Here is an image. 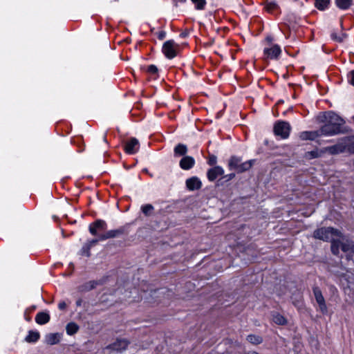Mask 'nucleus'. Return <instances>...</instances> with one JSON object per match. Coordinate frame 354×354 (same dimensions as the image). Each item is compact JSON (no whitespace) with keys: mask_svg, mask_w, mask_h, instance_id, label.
<instances>
[{"mask_svg":"<svg viewBox=\"0 0 354 354\" xmlns=\"http://www.w3.org/2000/svg\"><path fill=\"white\" fill-rule=\"evenodd\" d=\"M187 188L190 191L199 189L202 186V183L198 178L194 176L186 180Z\"/></svg>","mask_w":354,"mask_h":354,"instance_id":"obj_14","label":"nucleus"},{"mask_svg":"<svg viewBox=\"0 0 354 354\" xmlns=\"http://www.w3.org/2000/svg\"><path fill=\"white\" fill-rule=\"evenodd\" d=\"M194 158L189 156L183 157L179 162V166L183 170H189L194 166Z\"/></svg>","mask_w":354,"mask_h":354,"instance_id":"obj_13","label":"nucleus"},{"mask_svg":"<svg viewBox=\"0 0 354 354\" xmlns=\"http://www.w3.org/2000/svg\"><path fill=\"white\" fill-rule=\"evenodd\" d=\"M234 177H235V174L231 173V174H229L223 176V178H225L226 180H230L233 179Z\"/></svg>","mask_w":354,"mask_h":354,"instance_id":"obj_43","label":"nucleus"},{"mask_svg":"<svg viewBox=\"0 0 354 354\" xmlns=\"http://www.w3.org/2000/svg\"><path fill=\"white\" fill-rule=\"evenodd\" d=\"M324 153H325L324 148L321 150L315 149V150H313L310 151H307L305 154V157L308 159L317 158L322 156V155Z\"/></svg>","mask_w":354,"mask_h":354,"instance_id":"obj_22","label":"nucleus"},{"mask_svg":"<svg viewBox=\"0 0 354 354\" xmlns=\"http://www.w3.org/2000/svg\"><path fill=\"white\" fill-rule=\"evenodd\" d=\"M107 227L106 223L104 220L97 219L89 225V232L92 235L96 236L97 230H104Z\"/></svg>","mask_w":354,"mask_h":354,"instance_id":"obj_9","label":"nucleus"},{"mask_svg":"<svg viewBox=\"0 0 354 354\" xmlns=\"http://www.w3.org/2000/svg\"><path fill=\"white\" fill-rule=\"evenodd\" d=\"M246 339L250 343L254 345H258L263 342V338L259 335L251 334L248 335Z\"/></svg>","mask_w":354,"mask_h":354,"instance_id":"obj_29","label":"nucleus"},{"mask_svg":"<svg viewBox=\"0 0 354 354\" xmlns=\"http://www.w3.org/2000/svg\"><path fill=\"white\" fill-rule=\"evenodd\" d=\"M313 290L315 298L318 304L323 301H325V299L323 297V295H322V291L319 289V288L314 287Z\"/></svg>","mask_w":354,"mask_h":354,"instance_id":"obj_31","label":"nucleus"},{"mask_svg":"<svg viewBox=\"0 0 354 354\" xmlns=\"http://www.w3.org/2000/svg\"><path fill=\"white\" fill-rule=\"evenodd\" d=\"M331 243V252L333 254L337 255L339 253V248H342V243L340 239H333Z\"/></svg>","mask_w":354,"mask_h":354,"instance_id":"obj_20","label":"nucleus"},{"mask_svg":"<svg viewBox=\"0 0 354 354\" xmlns=\"http://www.w3.org/2000/svg\"><path fill=\"white\" fill-rule=\"evenodd\" d=\"M50 321V315L46 312H39L35 316L37 324L44 325Z\"/></svg>","mask_w":354,"mask_h":354,"instance_id":"obj_17","label":"nucleus"},{"mask_svg":"<svg viewBox=\"0 0 354 354\" xmlns=\"http://www.w3.org/2000/svg\"><path fill=\"white\" fill-rule=\"evenodd\" d=\"M330 3V0H315V7L320 10H325Z\"/></svg>","mask_w":354,"mask_h":354,"instance_id":"obj_32","label":"nucleus"},{"mask_svg":"<svg viewBox=\"0 0 354 354\" xmlns=\"http://www.w3.org/2000/svg\"><path fill=\"white\" fill-rule=\"evenodd\" d=\"M128 344L129 342L126 339H117L113 344L106 346V348L117 352H122L127 348Z\"/></svg>","mask_w":354,"mask_h":354,"instance_id":"obj_11","label":"nucleus"},{"mask_svg":"<svg viewBox=\"0 0 354 354\" xmlns=\"http://www.w3.org/2000/svg\"><path fill=\"white\" fill-rule=\"evenodd\" d=\"M59 335L57 333H49L46 335V342L49 345H54L59 342Z\"/></svg>","mask_w":354,"mask_h":354,"instance_id":"obj_21","label":"nucleus"},{"mask_svg":"<svg viewBox=\"0 0 354 354\" xmlns=\"http://www.w3.org/2000/svg\"><path fill=\"white\" fill-rule=\"evenodd\" d=\"M100 283L98 281H89L78 287L80 292H88L96 288Z\"/></svg>","mask_w":354,"mask_h":354,"instance_id":"obj_15","label":"nucleus"},{"mask_svg":"<svg viewBox=\"0 0 354 354\" xmlns=\"http://www.w3.org/2000/svg\"><path fill=\"white\" fill-rule=\"evenodd\" d=\"M39 332L30 330L28 335L25 337V341L28 343H35L39 340Z\"/></svg>","mask_w":354,"mask_h":354,"instance_id":"obj_19","label":"nucleus"},{"mask_svg":"<svg viewBox=\"0 0 354 354\" xmlns=\"http://www.w3.org/2000/svg\"><path fill=\"white\" fill-rule=\"evenodd\" d=\"M254 162V160H250L244 162H241L237 172L243 173L246 171H248L252 167Z\"/></svg>","mask_w":354,"mask_h":354,"instance_id":"obj_25","label":"nucleus"},{"mask_svg":"<svg viewBox=\"0 0 354 354\" xmlns=\"http://www.w3.org/2000/svg\"><path fill=\"white\" fill-rule=\"evenodd\" d=\"M139 141L136 138H131L124 145V151L128 154H135L139 149Z\"/></svg>","mask_w":354,"mask_h":354,"instance_id":"obj_8","label":"nucleus"},{"mask_svg":"<svg viewBox=\"0 0 354 354\" xmlns=\"http://www.w3.org/2000/svg\"><path fill=\"white\" fill-rule=\"evenodd\" d=\"M188 151L187 145L184 144H178L174 149V155L175 157L186 156Z\"/></svg>","mask_w":354,"mask_h":354,"instance_id":"obj_16","label":"nucleus"},{"mask_svg":"<svg viewBox=\"0 0 354 354\" xmlns=\"http://www.w3.org/2000/svg\"><path fill=\"white\" fill-rule=\"evenodd\" d=\"M341 240L342 250L344 252L354 254V241L342 234V236H338Z\"/></svg>","mask_w":354,"mask_h":354,"instance_id":"obj_7","label":"nucleus"},{"mask_svg":"<svg viewBox=\"0 0 354 354\" xmlns=\"http://www.w3.org/2000/svg\"><path fill=\"white\" fill-rule=\"evenodd\" d=\"M98 242V240L97 239H93L92 240L91 242H90V244L88 245H90V247L95 243H97Z\"/></svg>","mask_w":354,"mask_h":354,"instance_id":"obj_47","label":"nucleus"},{"mask_svg":"<svg viewBox=\"0 0 354 354\" xmlns=\"http://www.w3.org/2000/svg\"><path fill=\"white\" fill-rule=\"evenodd\" d=\"M290 130V124L286 121H279L274 126V134L280 136L282 139H286L289 137Z\"/></svg>","mask_w":354,"mask_h":354,"instance_id":"obj_3","label":"nucleus"},{"mask_svg":"<svg viewBox=\"0 0 354 354\" xmlns=\"http://www.w3.org/2000/svg\"><path fill=\"white\" fill-rule=\"evenodd\" d=\"M195 6L196 10H204L207 3L206 0H191Z\"/></svg>","mask_w":354,"mask_h":354,"instance_id":"obj_34","label":"nucleus"},{"mask_svg":"<svg viewBox=\"0 0 354 354\" xmlns=\"http://www.w3.org/2000/svg\"><path fill=\"white\" fill-rule=\"evenodd\" d=\"M66 308V304L65 301H61L58 304V308L61 310H65Z\"/></svg>","mask_w":354,"mask_h":354,"instance_id":"obj_41","label":"nucleus"},{"mask_svg":"<svg viewBox=\"0 0 354 354\" xmlns=\"http://www.w3.org/2000/svg\"><path fill=\"white\" fill-rule=\"evenodd\" d=\"M318 305L322 313L325 314L327 313V306L325 301H323Z\"/></svg>","mask_w":354,"mask_h":354,"instance_id":"obj_37","label":"nucleus"},{"mask_svg":"<svg viewBox=\"0 0 354 354\" xmlns=\"http://www.w3.org/2000/svg\"><path fill=\"white\" fill-rule=\"evenodd\" d=\"M241 160H242V159L240 157H238L236 156H231V158H230L229 162H228L229 169L230 170H236V171H238L239 167L241 162Z\"/></svg>","mask_w":354,"mask_h":354,"instance_id":"obj_18","label":"nucleus"},{"mask_svg":"<svg viewBox=\"0 0 354 354\" xmlns=\"http://www.w3.org/2000/svg\"><path fill=\"white\" fill-rule=\"evenodd\" d=\"M323 136L319 132V129L316 131H305L299 134V138L302 140H315L317 138Z\"/></svg>","mask_w":354,"mask_h":354,"instance_id":"obj_10","label":"nucleus"},{"mask_svg":"<svg viewBox=\"0 0 354 354\" xmlns=\"http://www.w3.org/2000/svg\"><path fill=\"white\" fill-rule=\"evenodd\" d=\"M273 322L278 325H286L287 324L286 319L278 313H275L272 315Z\"/></svg>","mask_w":354,"mask_h":354,"instance_id":"obj_26","label":"nucleus"},{"mask_svg":"<svg viewBox=\"0 0 354 354\" xmlns=\"http://www.w3.org/2000/svg\"><path fill=\"white\" fill-rule=\"evenodd\" d=\"M148 72L151 74H156L158 72V68L155 65H150L147 69Z\"/></svg>","mask_w":354,"mask_h":354,"instance_id":"obj_38","label":"nucleus"},{"mask_svg":"<svg viewBox=\"0 0 354 354\" xmlns=\"http://www.w3.org/2000/svg\"><path fill=\"white\" fill-rule=\"evenodd\" d=\"M82 300L81 299H79L76 301V305L77 306H80L82 305Z\"/></svg>","mask_w":354,"mask_h":354,"instance_id":"obj_48","label":"nucleus"},{"mask_svg":"<svg viewBox=\"0 0 354 354\" xmlns=\"http://www.w3.org/2000/svg\"><path fill=\"white\" fill-rule=\"evenodd\" d=\"M338 236H342V232L333 227H323L315 230L313 237L326 242H331Z\"/></svg>","mask_w":354,"mask_h":354,"instance_id":"obj_2","label":"nucleus"},{"mask_svg":"<svg viewBox=\"0 0 354 354\" xmlns=\"http://www.w3.org/2000/svg\"><path fill=\"white\" fill-rule=\"evenodd\" d=\"M217 162V158L216 156L212 155L209 158L208 164L210 165H214Z\"/></svg>","mask_w":354,"mask_h":354,"instance_id":"obj_40","label":"nucleus"},{"mask_svg":"<svg viewBox=\"0 0 354 354\" xmlns=\"http://www.w3.org/2000/svg\"><path fill=\"white\" fill-rule=\"evenodd\" d=\"M90 245H85L82 249V254H86L87 257L90 256Z\"/></svg>","mask_w":354,"mask_h":354,"instance_id":"obj_39","label":"nucleus"},{"mask_svg":"<svg viewBox=\"0 0 354 354\" xmlns=\"http://www.w3.org/2000/svg\"><path fill=\"white\" fill-rule=\"evenodd\" d=\"M266 40L269 43V44H271L273 41V37L270 35L269 36H267L266 38Z\"/></svg>","mask_w":354,"mask_h":354,"instance_id":"obj_45","label":"nucleus"},{"mask_svg":"<svg viewBox=\"0 0 354 354\" xmlns=\"http://www.w3.org/2000/svg\"><path fill=\"white\" fill-rule=\"evenodd\" d=\"M108 239H109V237H108L107 233L106 232L104 234L100 235L99 237L97 238V240H98V241H100L106 240Z\"/></svg>","mask_w":354,"mask_h":354,"instance_id":"obj_44","label":"nucleus"},{"mask_svg":"<svg viewBox=\"0 0 354 354\" xmlns=\"http://www.w3.org/2000/svg\"><path fill=\"white\" fill-rule=\"evenodd\" d=\"M79 330V326L75 322H69L66 326V333L69 335L75 334Z\"/></svg>","mask_w":354,"mask_h":354,"instance_id":"obj_27","label":"nucleus"},{"mask_svg":"<svg viewBox=\"0 0 354 354\" xmlns=\"http://www.w3.org/2000/svg\"><path fill=\"white\" fill-rule=\"evenodd\" d=\"M348 82L354 86V70L350 71L347 75Z\"/></svg>","mask_w":354,"mask_h":354,"instance_id":"obj_36","label":"nucleus"},{"mask_svg":"<svg viewBox=\"0 0 354 354\" xmlns=\"http://www.w3.org/2000/svg\"><path fill=\"white\" fill-rule=\"evenodd\" d=\"M336 6L342 10H347L352 3V0H335Z\"/></svg>","mask_w":354,"mask_h":354,"instance_id":"obj_30","label":"nucleus"},{"mask_svg":"<svg viewBox=\"0 0 354 354\" xmlns=\"http://www.w3.org/2000/svg\"><path fill=\"white\" fill-rule=\"evenodd\" d=\"M109 239L118 237L124 233V227L116 230H111L106 232Z\"/></svg>","mask_w":354,"mask_h":354,"instance_id":"obj_28","label":"nucleus"},{"mask_svg":"<svg viewBox=\"0 0 354 354\" xmlns=\"http://www.w3.org/2000/svg\"><path fill=\"white\" fill-rule=\"evenodd\" d=\"M264 55L270 59H277L281 53V48L277 44H274L270 47L265 48L263 50Z\"/></svg>","mask_w":354,"mask_h":354,"instance_id":"obj_6","label":"nucleus"},{"mask_svg":"<svg viewBox=\"0 0 354 354\" xmlns=\"http://www.w3.org/2000/svg\"><path fill=\"white\" fill-rule=\"evenodd\" d=\"M177 47L174 40H168L163 44L162 51L167 58L171 59L176 56Z\"/></svg>","mask_w":354,"mask_h":354,"instance_id":"obj_4","label":"nucleus"},{"mask_svg":"<svg viewBox=\"0 0 354 354\" xmlns=\"http://www.w3.org/2000/svg\"><path fill=\"white\" fill-rule=\"evenodd\" d=\"M166 37V32L165 31H160L158 33V38L160 39V40H162L163 39H165Z\"/></svg>","mask_w":354,"mask_h":354,"instance_id":"obj_42","label":"nucleus"},{"mask_svg":"<svg viewBox=\"0 0 354 354\" xmlns=\"http://www.w3.org/2000/svg\"><path fill=\"white\" fill-rule=\"evenodd\" d=\"M344 139H347L348 140L345 141V151H348L350 153H354V140L352 137H344Z\"/></svg>","mask_w":354,"mask_h":354,"instance_id":"obj_24","label":"nucleus"},{"mask_svg":"<svg viewBox=\"0 0 354 354\" xmlns=\"http://www.w3.org/2000/svg\"><path fill=\"white\" fill-rule=\"evenodd\" d=\"M317 120L318 122L323 123L319 128V132L323 136H333L351 131L350 127L345 126V120L333 111L322 113Z\"/></svg>","mask_w":354,"mask_h":354,"instance_id":"obj_1","label":"nucleus"},{"mask_svg":"<svg viewBox=\"0 0 354 354\" xmlns=\"http://www.w3.org/2000/svg\"><path fill=\"white\" fill-rule=\"evenodd\" d=\"M345 37V34H342L341 35H338L337 33H332L331 34V38L333 40H335L338 42L343 41Z\"/></svg>","mask_w":354,"mask_h":354,"instance_id":"obj_35","label":"nucleus"},{"mask_svg":"<svg viewBox=\"0 0 354 354\" xmlns=\"http://www.w3.org/2000/svg\"><path fill=\"white\" fill-rule=\"evenodd\" d=\"M224 174V169L220 166H216L207 171V176L209 181L213 182L219 176H221Z\"/></svg>","mask_w":354,"mask_h":354,"instance_id":"obj_12","label":"nucleus"},{"mask_svg":"<svg viewBox=\"0 0 354 354\" xmlns=\"http://www.w3.org/2000/svg\"><path fill=\"white\" fill-rule=\"evenodd\" d=\"M153 209H154V207L151 204H146L141 207V210H142V213L147 216H150Z\"/></svg>","mask_w":354,"mask_h":354,"instance_id":"obj_33","label":"nucleus"},{"mask_svg":"<svg viewBox=\"0 0 354 354\" xmlns=\"http://www.w3.org/2000/svg\"><path fill=\"white\" fill-rule=\"evenodd\" d=\"M348 140L347 139H344L342 138L338 140L337 142L332 146L326 147L324 148V151L328 152L331 155H337L339 153H342L345 152V141Z\"/></svg>","mask_w":354,"mask_h":354,"instance_id":"obj_5","label":"nucleus"},{"mask_svg":"<svg viewBox=\"0 0 354 354\" xmlns=\"http://www.w3.org/2000/svg\"><path fill=\"white\" fill-rule=\"evenodd\" d=\"M265 9L268 12L274 13L279 10V6L275 1H267L265 4Z\"/></svg>","mask_w":354,"mask_h":354,"instance_id":"obj_23","label":"nucleus"},{"mask_svg":"<svg viewBox=\"0 0 354 354\" xmlns=\"http://www.w3.org/2000/svg\"><path fill=\"white\" fill-rule=\"evenodd\" d=\"M174 6H178V3H185L186 0H174Z\"/></svg>","mask_w":354,"mask_h":354,"instance_id":"obj_46","label":"nucleus"}]
</instances>
